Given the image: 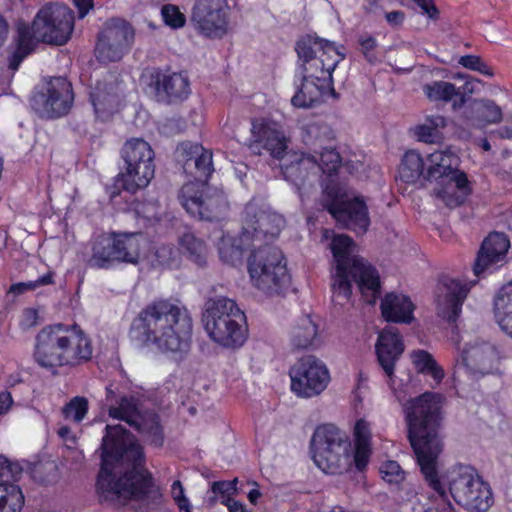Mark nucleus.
I'll return each mask as SVG.
<instances>
[{"label":"nucleus","mask_w":512,"mask_h":512,"mask_svg":"<svg viewBox=\"0 0 512 512\" xmlns=\"http://www.w3.org/2000/svg\"><path fill=\"white\" fill-rule=\"evenodd\" d=\"M179 199L184 209L199 220L220 221L225 218L229 209L224 193L208 187L205 181L184 184Z\"/></svg>","instance_id":"obj_13"},{"label":"nucleus","mask_w":512,"mask_h":512,"mask_svg":"<svg viewBox=\"0 0 512 512\" xmlns=\"http://www.w3.org/2000/svg\"><path fill=\"white\" fill-rule=\"evenodd\" d=\"M171 493L181 512H191L189 500L185 497L184 489L180 481H175L172 484Z\"/></svg>","instance_id":"obj_55"},{"label":"nucleus","mask_w":512,"mask_h":512,"mask_svg":"<svg viewBox=\"0 0 512 512\" xmlns=\"http://www.w3.org/2000/svg\"><path fill=\"white\" fill-rule=\"evenodd\" d=\"M510 241L503 233L493 232L483 241L474 264V273H482L501 265L506 258Z\"/></svg>","instance_id":"obj_28"},{"label":"nucleus","mask_w":512,"mask_h":512,"mask_svg":"<svg viewBox=\"0 0 512 512\" xmlns=\"http://www.w3.org/2000/svg\"><path fill=\"white\" fill-rule=\"evenodd\" d=\"M335 270L331 287L340 304L350 300L352 282L368 304H374L381 293L380 277L377 270L364 258L355 254L353 239L347 235H336L330 244Z\"/></svg>","instance_id":"obj_4"},{"label":"nucleus","mask_w":512,"mask_h":512,"mask_svg":"<svg viewBox=\"0 0 512 512\" xmlns=\"http://www.w3.org/2000/svg\"><path fill=\"white\" fill-rule=\"evenodd\" d=\"M116 260L114 233L102 234L94 238L91 243V256L87 265L93 268L107 269L112 267Z\"/></svg>","instance_id":"obj_35"},{"label":"nucleus","mask_w":512,"mask_h":512,"mask_svg":"<svg viewBox=\"0 0 512 512\" xmlns=\"http://www.w3.org/2000/svg\"><path fill=\"white\" fill-rule=\"evenodd\" d=\"M90 97L98 115L108 116L118 109L119 93L114 83H97Z\"/></svg>","instance_id":"obj_37"},{"label":"nucleus","mask_w":512,"mask_h":512,"mask_svg":"<svg viewBox=\"0 0 512 512\" xmlns=\"http://www.w3.org/2000/svg\"><path fill=\"white\" fill-rule=\"evenodd\" d=\"M131 337L154 345L163 353H185L192 334V318L186 307L169 300L148 304L133 320Z\"/></svg>","instance_id":"obj_3"},{"label":"nucleus","mask_w":512,"mask_h":512,"mask_svg":"<svg viewBox=\"0 0 512 512\" xmlns=\"http://www.w3.org/2000/svg\"><path fill=\"white\" fill-rule=\"evenodd\" d=\"M285 225L284 217L268 207L249 203L245 208L242 239L245 241H266L275 239Z\"/></svg>","instance_id":"obj_16"},{"label":"nucleus","mask_w":512,"mask_h":512,"mask_svg":"<svg viewBox=\"0 0 512 512\" xmlns=\"http://www.w3.org/2000/svg\"><path fill=\"white\" fill-rule=\"evenodd\" d=\"M105 405L111 418L125 421L150 444L162 445L163 433L157 414L152 411H143L136 397L119 395L110 385L106 388Z\"/></svg>","instance_id":"obj_10"},{"label":"nucleus","mask_w":512,"mask_h":512,"mask_svg":"<svg viewBox=\"0 0 512 512\" xmlns=\"http://www.w3.org/2000/svg\"><path fill=\"white\" fill-rule=\"evenodd\" d=\"M414 368L418 373L430 375L436 384L444 378V370L439 366L432 354L425 350H414L411 355Z\"/></svg>","instance_id":"obj_45"},{"label":"nucleus","mask_w":512,"mask_h":512,"mask_svg":"<svg viewBox=\"0 0 512 512\" xmlns=\"http://www.w3.org/2000/svg\"><path fill=\"white\" fill-rule=\"evenodd\" d=\"M375 349L378 363L388 378L389 386L394 390L398 401H402L404 396L394 389L395 365L404 351V344L400 335L392 328L383 329L378 336Z\"/></svg>","instance_id":"obj_25"},{"label":"nucleus","mask_w":512,"mask_h":512,"mask_svg":"<svg viewBox=\"0 0 512 512\" xmlns=\"http://www.w3.org/2000/svg\"><path fill=\"white\" fill-rule=\"evenodd\" d=\"M444 397L425 392L403 404L408 428V439L416 455L420 470L429 486L437 493V507L425 512H454L445 489L437 477L438 458L443 450L441 435Z\"/></svg>","instance_id":"obj_2"},{"label":"nucleus","mask_w":512,"mask_h":512,"mask_svg":"<svg viewBox=\"0 0 512 512\" xmlns=\"http://www.w3.org/2000/svg\"><path fill=\"white\" fill-rule=\"evenodd\" d=\"M252 132L255 139L250 144V149L253 153L261 154V150L264 149L274 158L283 157L287 144L286 138L280 131L265 125L257 128L253 124Z\"/></svg>","instance_id":"obj_31"},{"label":"nucleus","mask_w":512,"mask_h":512,"mask_svg":"<svg viewBox=\"0 0 512 512\" xmlns=\"http://www.w3.org/2000/svg\"><path fill=\"white\" fill-rule=\"evenodd\" d=\"M73 3L78 9L80 18L85 17L93 8V0H73Z\"/></svg>","instance_id":"obj_63"},{"label":"nucleus","mask_w":512,"mask_h":512,"mask_svg":"<svg viewBox=\"0 0 512 512\" xmlns=\"http://www.w3.org/2000/svg\"><path fill=\"white\" fill-rule=\"evenodd\" d=\"M63 339L68 340L63 346V366L78 365L91 358V343L76 326L68 327L64 325Z\"/></svg>","instance_id":"obj_30"},{"label":"nucleus","mask_w":512,"mask_h":512,"mask_svg":"<svg viewBox=\"0 0 512 512\" xmlns=\"http://www.w3.org/2000/svg\"><path fill=\"white\" fill-rule=\"evenodd\" d=\"M148 86L158 102L172 104L185 100L190 94V83L182 73H167L159 69L148 72Z\"/></svg>","instance_id":"obj_22"},{"label":"nucleus","mask_w":512,"mask_h":512,"mask_svg":"<svg viewBox=\"0 0 512 512\" xmlns=\"http://www.w3.org/2000/svg\"><path fill=\"white\" fill-rule=\"evenodd\" d=\"M447 479L450 494L457 504L476 512H486L492 506L489 485L471 467H455L448 472Z\"/></svg>","instance_id":"obj_12"},{"label":"nucleus","mask_w":512,"mask_h":512,"mask_svg":"<svg viewBox=\"0 0 512 512\" xmlns=\"http://www.w3.org/2000/svg\"><path fill=\"white\" fill-rule=\"evenodd\" d=\"M74 29V12L66 5L48 3L35 15L32 24L17 23L16 46L8 57V67L16 71L21 62L35 49L39 42L64 45Z\"/></svg>","instance_id":"obj_5"},{"label":"nucleus","mask_w":512,"mask_h":512,"mask_svg":"<svg viewBox=\"0 0 512 512\" xmlns=\"http://www.w3.org/2000/svg\"><path fill=\"white\" fill-rule=\"evenodd\" d=\"M53 283V273L48 272L47 274L39 277L35 281L20 282L10 287L9 292L19 295L27 290H34L39 286L50 285Z\"/></svg>","instance_id":"obj_52"},{"label":"nucleus","mask_w":512,"mask_h":512,"mask_svg":"<svg viewBox=\"0 0 512 512\" xmlns=\"http://www.w3.org/2000/svg\"><path fill=\"white\" fill-rule=\"evenodd\" d=\"M250 245L254 244L242 239V234L239 239L223 234L218 243L219 257L224 263L235 266L242 262L244 250Z\"/></svg>","instance_id":"obj_42"},{"label":"nucleus","mask_w":512,"mask_h":512,"mask_svg":"<svg viewBox=\"0 0 512 512\" xmlns=\"http://www.w3.org/2000/svg\"><path fill=\"white\" fill-rule=\"evenodd\" d=\"M423 92L430 101H451L460 89L454 84L445 81H434L423 86Z\"/></svg>","instance_id":"obj_47"},{"label":"nucleus","mask_w":512,"mask_h":512,"mask_svg":"<svg viewBox=\"0 0 512 512\" xmlns=\"http://www.w3.org/2000/svg\"><path fill=\"white\" fill-rule=\"evenodd\" d=\"M134 40L132 27L120 19L106 22L97 36L95 56L102 63L119 61Z\"/></svg>","instance_id":"obj_15"},{"label":"nucleus","mask_w":512,"mask_h":512,"mask_svg":"<svg viewBox=\"0 0 512 512\" xmlns=\"http://www.w3.org/2000/svg\"><path fill=\"white\" fill-rule=\"evenodd\" d=\"M64 325L55 324L44 327L36 337L35 361L44 368L63 366Z\"/></svg>","instance_id":"obj_24"},{"label":"nucleus","mask_w":512,"mask_h":512,"mask_svg":"<svg viewBox=\"0 0 512 512\" xmlns=\"http://www.w3.org/2000/svg\"><path fill=\"white\" fill-rule=\"evenodd\" d=\"M447 125L446 118L442 115H430L425 118L423 124L418 125L415 133L418 139L425 143H439L443 139L442 129Z\"/></svg>","instance_id":"obj_44"},{"label":"nucleus","mask_w":512,"mask_h":512,"mask_svg":"<svg viewBox=\"0 0 512 512\" xmlns=\"http://www.w3.org/2000/svg\"><path fill=\"white\" fill-rule=\"evenodd\" d=\"M130 209L135 212V214L139 217H143L146 219H151L155 216L156 209L152 203H143L138 199H134L130 204Z\"/></svg>","instance_id":"obj_60"},{"label":"nucleus","mask_w":512,"mask_h":512,"mask_svg":"<svg viewBox=\"0 0 512 512\" xmlns=\"http://www.w3.org/2000/svg\"><path fill=\"white\" fill-rule=\"evenodd\" d=\"M428 167L426 179L430 182L447 179L452 174L462 171L455 168L457 164L456 156L451 152L436 151L428 156Z\"/></svg>","instance_id":"obj_36"},{"label":"nucleus","mask_w":512,"mask_h":512,"mask_svg":"<svg viewBox=\"0 0 512 512\" xmlns=\"http://www.w3.org/2000/svg\"><path fill=\"white\" fill-rule=\"evenodd\" d=\"M105 430L96 483L99 500L115 506L129 504L139 512L157 510L163 496L144 467L142 447L120 424L107 425Z\"/></svg>","instance_id":"obj_1"},{"label":"nucleus","mask_w":512,"mask_h":512,"mask_svg":"<svg viewBox=\"0 0 512 512\" xmlns=\"http://www.w3.org/2000/svg\"><path fill=\"white\" fill-rule=\"evenodd\" d=\"M325 192L329 199L324 207L338 223L360 234L368 230L370 218L362 198L354 197L350 200L346 193L335 186H328Z\"/></svg>","instance_id":"obj_14"},{"label":"nucleus","mask_w":512,"mask_h":512,"mask_svg":"<svg viewBox=\"0 0 512 512\" xmlns=\"http://www.w3.org/2000/svg\"><path fill=\"white\" fill-rule=\"evenodd\" d=\"M175 254L176 252L168 246L160 247L156 251V257L162 266H170Z\"/></svg>","instance_id":"obj_61"},{"label":"nucleus","mask_w":512,"mask_h":512,"mask_svg":"<svg viewBox=\"0 0 512 512\" xmlns=\"http://www.w3.org/2000/svg\"><path fill=\"white\" fill-rule=\"evenodd\" d=\"M302 139L313 153L318 154V150L330 146L329 143L334 139V133L329 125L313 122L302 129Z\"/></svg>","instance_id":"obj_40"},{"label":"nucleus","mask_w":512,"mask_h":512,"mask_svg":"<svg viewBox=\"0 0 512 512\" xmlns=\"http://www.w3.org/2000/svg\"><path fill=\"white\" fill-rule=\"evenodd\" d=\"M310 156H315L317 166L319 167V176L321 173L333 174L337 171L341 164L340 154L332 147H325L318 150V154L312 153Z\"/></svg>","instance_id":"obj_48"},{"label":"nucleus","mask_w":512,"mask_h":512,"mask_svg":"<svg viewBox=\"0 0 512 512\" xmlns=\"http://www.w3.org/2000/svg\"><path fill=\"white\" fill-rule=\"evenodd\" d=\"M422 10V14L426 15L428 20L437 22L440 19V10L434 3V0H413Z\"/></svg>","instance_id":"obj_57"},{"label":"nucleus","mask_w":512,"mask_h":512,"mask_svg":"<svg viewBox=\"0 0 512 512\" xmlns=\"http://www.w3.org/2000/svg\"><path fill=\"white\" fill-rule=\"evenodd\" d=\"M499 352L497 348L482 339L466 343L457 359V367L463 368L474 378L494 373L498 369Z\"/></svg>","instance_id":"obj_19"},{"label":"nucleus","mask_w":512,"mask_h":512,"mask_svg":"<svg viewBox=\"0 0 512 512\" xmlns=\"http://www.w3.org/2000/svg\"><path fill=\"white\" fill-rule=\"evenodd\" d=\"M296 52L301 77L333 86L332 73L345 58L333 42L307 35L297 42Z\"/></svg>","instance_id":"obj_8"},{"label":"nucleus","mask_w":512,"mask_h":512,"mask_svg":"<svg viewBox=\"0 0 512 512\" xmlns=\"http://www.w3.org/2000/svg\"><path fill=\"white\" fill-rule=\"evenodd\" d=\"M237 479L232 481H216L211 485L213 497L209 498L210 505H214L217 501L216 495L219 494L223 499L231 498L232 495L236 494Z\"/></svg>","instance_id":"obj_51"},{"label":"nucleus","mask_w":512,"mask_h":512,"mask_svg":"<svg viewBox=\"0 0 512 512\" xmlns=\"http://www.w3.org/2000/svg\"><path fill=\"white\" fill-rule=\"evenodd\" d=\"M434 182L432 195L450 208L461 205L470 192L464 172L452 174L445 180L440 179Z\"/></svg>","instance_id":"obj_29"},{"label":"nucleus","mask_w":512,"mask_h":512,"mask_svg":"<svg viewBox=\"0 0 512 512\" xmlns=\"http://www.w3.org/2000/svg\"><path fill=\"white\" fill-rule=\"evenodd\" d=\"M414 305L402 294L388 293L381 302V312L388 322L410 323L413 320Z\"/></svg>","instance_id":"obj_32"},{"label":"nucleus","mask_w":512,"mask_h":512,"mask_svg":"<svg viewBox=\"0 0 512 512\" xmlns=\"http://www.w3.org/2000/svg\"><path fill=\"white\" fill-rule=\"evenodd\" d=\"M141 234L114 233L117 263L137 264L140 259Z\"/></svg>","instance_id":"obj_38"},{"label":"nucleus","mask_w":512,"mask_h":512,"mask_svg":"<svg viewBox=\"0 0 512 512\" xmlns=\"http://www.w3.org/2000/svg\"><path fill=\"white\" fill-rule=\"evenodd\" d=\"M350 447L348 435L334 424L318 426L311 439L312 458L325 473L341 472L349 458Z\"/></svg>","instance_id":"obj_11"},{"label":"nucleus","mask_w":512,"mask_h":512,"mask_svg":"<svg viewBox=\"0 0 512 512\" xmlns=\"http://www.w3.org/2000/svg\"><path fill=\"white\" fill-rule=\"evenodd\" d=\"M371 454V444H355L354 461L357 469L362 470L368 463Z\"/></svg>","instance_id":"obj_58"},{"label":"nucleus","mask_w":512,"mask_h":512,"mask_svg":"<svg viewBox=\"0 0 512 512\" xmlns=\"http://www.w3.org/2000/svg\"><path fill=\"white\" fill-rule=\"evenodd\" d=\"M359 43L361 46V52L366 60L370 63H375L377 61V57L374 53V50L377 46L375 38L372 36L360 38Z\"/></svg>","instance_id":"obj_59"},{"label":"nucleus","mask_w":512,"mask_h":512,"mask_svg":"<svg viewBox=\"0 0 512 512\" xmlns=\"http://www.w3.org/2000/svg\"><path fill=\"white\" fill-rule=\"evenodd\" d=\"M176 164L183 173L199 183L206 181L213 172L212 152L191 141L179 143L174 151Z\"/></svg>","instance_id":"obj_21"},{"label":"nucleus","mask_w":512,"mask_h":512,"mask_svg":"<svg viewBox=\"0 0 512 512\" xmlns=\"http://www.w3.org/2000/svg\"><path fill=\"white\" fill-rule=\"evenodd\" d=\"M291 389L302 397L320 394L329 382L325 365L313 355L300 358L289 371Z\"/></svg>","instance_id":"obj_17"},{"label":"nucleus","mask_w":512,"mask_h":512,"mask_svg":"<svg viewBox=\"0 0 512 512\" xmlns=\"http://www.w3.org/2000/svg\"><path fill=\"white\" fill-rule=\"evenodd\" d=\"M183 253L196 265L203 267L207 263L208 249L205 242L193 233H184L179 241Z\"/></svg>","instance_id":"obj_43"},{"label":"nucleus","mask_w":512,"mask_h":512,"mask_svg":"<svg viewBox=\"0 0 512 512\" xmlns=\"http://www.w3.org/2000/svg\"><path fill=\"white\" fill-rule=\"evenodd\" d=\"M477 83H479V80L469 78V80L465 81L463 87L459 88L460 93L455 95L456 99L452 103V108L454 110L460 109L464 106L467 101L466 96H469L475 92V86Z\"/></svg>","instance_id":"obj_54"},{"label":"nucleus","mask_w":512,"mask_h":512,"mask_svg":"<svg viewBox=\"0 0 512 512\" xmlns=\"http://www.w3.org/2000/svg\"><path fill=\"white\" fill-rule=\"evenodd\" d=\"M387 22L392 26H400L405 18V14L402 11H392L385 14Z\"/></svg>","instance_id":"obj_64"},{"label":"nucleus","mask_w":512,"mask_h":512,"mask_svg":"<svg viewBox=\"0 0 512 512\" xmlns=\"http://www.w3.org/2000/svg\"><path fill=\"white\" fill-rule=\"evenodd\" d=\"M228 13L226 0H196L191 21L205 37L221 38L228 30Z\"/></svg>","instance_id":"obj_18"},{"label":"nucleus","mask_w":512,"mask_h":512,"mask_svg":"<svg viewBox=\"0 0 512 512\" xmlns=\"http://www.w3.org/2000/svg\"><path fill=\"white\" fill-rule=\"evenodd\" d=\"M318 325L310 315L299 317L291 331V343L294 348L308 349L317 340Z\"/></svg>","instance_id":"obj_39"},{"label":"nucleus","mask_w":512,"mask_h":512,"mask_svg":"<svg viewBox=\"0 0 512 512\" xmlns=\"http://www.w3.org/2000/svg\"><path fill=\"white\" fill-rule=\"evenodd\" d=\"M73 101L71 84L63 77L51 79L46 92L33 98V108L43 118H57L68 113Z\"/></svg>","instance_id":"obj_20"},{"label":"nucleus","mask_w":512,"mask_h":512,"mask_svg":"<svg viewBox=\"0 0 512 512\" xmlns=\"http://www.w3.org/2000/svg\"><path fill=\"white\" fill-rule=\"evenodd\" d=\"M121 156L125 169L116 176L114 184L109 188L111 200L120 195L121 190L135 194L146 188L155 175V153L145 140H127L122 147Z\"/></svg>","instance_id":"obj_7"},{"label":"nucleus","mask_w":512,"mask_h":512,"mask_svg":"<svg viewBox=\"0 0 512 512\" xmlns=\"http://www.w3.org/2000/svg\"><path fill=\"white\" fill-rule=\"evenodd\" d=\"M286 180L293 183L300 196L307 194L319 180V167L315 156L303 154L300 158L282 166Z\"/></svg>","instance_id":"obj_27"},{"label":"nucleus","mask_w":512,"mask_h":512,"mask_svg":"<svg viewBox=\"0 0 512 512\" xmlns=\"http://www.w3.org/2000/svg\"><path fill=\"white\" fill-rule=\"evenodd\" d=\"M382 479L390 484H399L405 479V472L396 461H386L379 468Z\"/></svg>","instance_id":"obj_50"},{"label":"nucleus","mask_w":512,"mask_h":512,"mask_svg":"<svg viewBox=\"0 0 512 512\" xmlns=\"http://www.w3.org/2000/svg\"><path fill=\"white\" fill-rule=\"evenodd\" d=\"M88 412V400L85 397L76 396L72 398L63 408L65 418L81 422Z\"/></svg>","instance_id":"obj_49"},{"label":"nucleus","mask_w":512,"mask_h":512,"mask_svg":"<svg viewBox=\"0 0 512 512\" xmlns=\"http://www.w3.org/2000/svg\"><path fill=\"white\" fill-rule=\"evenodd\" d=\"M494 317L503 332L512 334V288L508 284L494 298Z\"/></svg>","instance_id":"obj_41"},{"label":"nucleus","mask_w":512,"mask_h":512,"mask_svg":"<svg viewBox=\"0 0 512 512\" xmlns=\"http://www.w3.org/2000/svg\"><path fill=\"white\" fill-rule=\"evenodd\" d=\"M327 94L338 98L333 86L322 85L317 81L311 79L307 80L302 77L301 85L296 94L292 97L291 103L298 108H310L320 103Z\"/></svg>","instance_id":"obj_33"},{"label":"nucleus","mask_w":512,"mask_h":512,"mask_svg":"<svg viewBox=\"0 0 512 512\" xmlns=\"http://www.w3.org/2000/svg\"><path fill=\"white\" fill-rule=\"evenodd\" d=\"M202 322L209 337L225 348H239L247 339L245 314L230 298L208 299L205 302Z\"/></svg>","instance_id":"obj_6"},{"label":"nucleus","mask_w":512,"mask_h":512,"mask_svg":"<svg viewBox=\"0 0 512 512\" xmlns=\"http://www.w3.org/2000/svg\"><path fill=\"white\" fill-rule=\"evenodd\" d=\"M481 62H482L481 57L476 56V55H465L459 59V64H461L463 67L473 70V71H476L477 69H479V65Z\"/></svg>","instance_id":"obj_62"},{"label":"nucleus","mask_w":512,"mask_h":512,"mask_svg":"<svg viewBox=\"0 0 512 512\" xmlns=\"http://www.w3.org/2000/svg\"><path fill=\"white\" fill-rule=\"evenodd\" d=\"M355 444H371V432L368 422L360 419L356 422L354 428Z\"/></svg>","instance_id":"obj_56"},{"label":"nucleus","mask_w":512,"mask_h":512,"mask_svg":"<svg viewBox=\"0 0 512 512\" xmlns=\"http://www.w3.org/2000/svg\"><path fill=\"white\" fill-rule=\"evenodd\" d=\"M465 118L470 121L471 126L483 128L490 124H498L503 119V112L493 100L475 99L470 110L465 112Z\"/></svg>","instance_id":"obj_34"},{"label":"nucleus","mask_w":512,"mask_h":512,"mask_svg":"<svg viewBox=\"0 0 512 512\" xmlns=\"http://www.w3.org/2000/svg\"><path fill=\"white\" fill-rule=\"evenodd\" d=\"M424 163L419 153L408 151L405 153L399 168V177L406 183L415 182L423 173Z\"/></svg>","instance_id":"obj_46"},{"label":"nucleus","mask_w":512,"mask_h":512,"mask_svg":"<svg viewBox=\"0 0 512 512\" xmlns=\"http://www.w3.org/2000/svg\"><path fill=\"white\" fill-rule=\"evenodd\" d=\"M21 473L22 467L18 463L0 455V512H21L24 495L20 487L12 483Z\"/></svg>","instance_id":"obj_26"},{"label":"nucleus","mask_w":512,"mask_h":512,"mask_svg":"<svg viewBox=\"0 0 512 512\" xmlns=\"http://www.w3.org/2000/svg\"><path fill=\"white\" fill-rule=\"evenodd\" d=\"M252 284L263 293L274 296L286 292L291 276L282 251L269 244L256 248L248 259Z\"/></svg>","instance_id":"obj_9"},{"label":"nucleus","mask_w":512,"mask_h":512,"mask_svg":"<svg viewBox=\"0 0 512 512\" xmlns=\"http://www.w3.org/2000/svg\"><path fill=\"white\" fill-rule=\"evenodd\" d=\"M164 22L172 28H180L185 24V16L174 5H164L161 10Z\"/></svg>","instance_id":"obj_53"},{"label":"nucleus","mask_w":512,"mask_h":512,"mask_svg":"<svg viewBox=\"0 0 512 512\" xmlns=\"http://www.w3.org/2000/svg\"><path fill=\"white\" fill-rule=\"evenodd\" d=\"M469 291L467 284L454 278L443 277L436 296L437 315L448 323L455 324Z\"/></svg>","instance_id":"obj_23"}]
</instances>
